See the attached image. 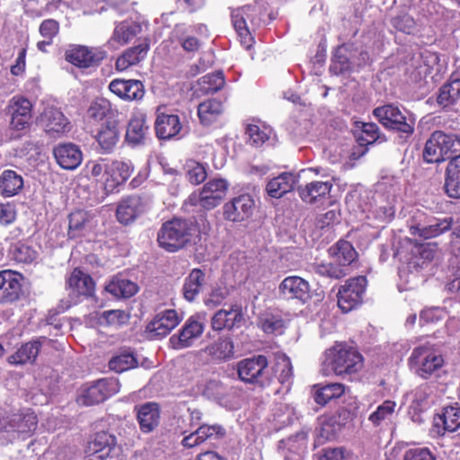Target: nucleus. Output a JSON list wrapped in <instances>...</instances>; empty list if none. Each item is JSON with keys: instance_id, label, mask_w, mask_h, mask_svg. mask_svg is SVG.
Here are the masks:
<instances>
[{"instance_id": "f257e3e1", "label": "nucleus", "mask_w": 460, "mask_h": 460, "mask_svg": "<svg viewBox=\"0 0 460 460\" xmlns=\"http://www.w3.org/2000/svg\"><path fill=\"white\" fill-rule=\"evenodd\" d=\"M237 374L243 383L261 388L270 386L275 378L287 388L293 382L291 360L283 353L275 355L271 366L264 355L243 358L237 363Z\"/></svg>"}, {"instance_id": "f03ea898", "label": "nucleus", "mask_w": 460, "mask_h": 460, "mask_svg": "<svg viewBox=\"0 0 460 460\" xmlns=\"http://www.w3.org/2000/svg\"><path fill=\"white\" fill-rule=\"evenodd\" d=\"M194 230L191 221L172 218L162 225L157 234V243L164 250L175 252L190 242Z\"/></svg>"}, {"instance_id": "7ed1b4c3", "label": "nucleus", "mask_w": 460, "mask_h": 460, "mask_svg": "<svg viewBox=\"0 0 460 460\" xmlns=\"http://www.w3.org/2000/svg\"><path fill=\"white\" fill-rule=\"evenodd\" d=\"M374 117L386 129L399 134L401 138H409L414 133L415 119L394 103L378 106L373 110Z\"/></svg>"}, {"instance_id": "20e7f679", "label": "nucleus", "mask_w": 460, "mask_h": 460, "mask_svg": "<svg viewBox=\"0 0 460 460\" xmlns=\"http://www.w3.org/2000/svg\"><path fill=\"white\" fill-rule=\"evenodd\" d=\"M326 360L338 376L358 372L363 367L362 355L353 347L343 343L335 344L326 351Z\"/></svg>"}, {"instance_id": "39448f33", "label": "nucleus", "mask_w": 460, "mask_h": 460, "mask_svg": "<svg viewBox=\"0 0 460 460\" xmlns=\"http://www.w3.org/2000/svg\"><path fill=\"white\" fill-rule=\"evenodd\" d=\"M37 425L38 418L31 409L0 410V432H17L30 436Z\"/></svg>"}, {"instance_id": "423d86ee", "label": "nucleus", "mask_w": 460, "mask_h": 460, "mask_svg": "<svg viewBox=\"0 0 460 460\" xmlns=\"http://www.w3.org/2000/svg\"><path fill=\"white\" fill-rule=\"evenodd\" d=\"M119 387L120 384L116 378L98 379L81 387L76 397V402L82 406L98 404L119 393Z\"/></svg>"}, {"instance_id": "0eeeda50", "label": "nucleus", "mask_w": 460, "mask_h": 460, "mask_svg": "<svg viewBox=\"0 0 460 460\" xmlns=\"http://www.w3.org/2000/svg\"><path fill=\"white\" fill-rule=\"evenodd\" d=\"M409 362L415 373L426 379L443 366L444 359L433 346L424 344L413 349Z\"/></svg>"}, {"instance_id": "6e6552de", "label": "nucleus", "mask_w": 460, "mask_h": 460, "mask_svg": "<svg viewBox=\"0 0 460 460\" xmlns=\"http://www.w3.org/2000/svg\"><path fill=\"white\" fill-rule=\"evenodd\" d=\"M259 13V8L252 4H246L231 12L232 24L241 41L248 46L252 41L251 31L261 23Z\"/></svg>"}, {"instance_id": "1a4fd4ad", "label": "nucleus", "mask_w": 460, "mask_h": 460, "mask_svg": "<svg viewBox=\"0 0 460 460\" xmlns=\"http://www.w3.org/2000/svg\"><path fill=\"white\" fill-rule=\"evenodd\" d=\"M228 189V183L224 179H213L208 181L199 193L193 192L189 197L191 205H199L201 208L210 210L217 207L225 199Z\"/></svg>"}, {"instance_id": "9d476101", "label": "nucleus", "mask_w": 460, "mask_h": 460, "mask_svg": "<svg viewBox=\"0 0 460 460\" xmlns=\"http://www.w3.org/2000/svg\"><path fill=\"white\" fill-rule=\"evenodd\" d=\"M367 283L366 277L358 276L348 279L341 286L337 297L338 305L342 312L349 313L362 303Z\"/></svg>"}, {"instance_id": "9b49d317", "label": "nucleus", "mask_w": 460, "mask_h": 460, "mask_svg": "<svg viewBox=\"0 0 460 460\" xmlns=\"http://www.w3.org/2000/svg\"><path fill=\"white\" fill-rule=\"evenodd\" d=\"M205 317L194 314L189 317L179 332L170 337L169 342L172 349H182L191 347L201 337L205 330Z\"/></svg>"}, {"instance_id": "f8f14e48", "label": "nucleus", "mask_w": 460, "mask_h": 460, "mask_svg": "<svg viewBox=\"0 0 460 460\" xmlns=\"http://www.w3.org/2000/svg\"><path fill=\"white\" fill-rule=\"evenodd\" d=\"M277 297L287 302L296 300L305 304L311 299L310 285L301 277H286L278 287Z\"/></svg>"}, {"instance_id": "ddd939ff", "label": "nucleus", "mask_w": 460, "mask_h": 460, "mask_svg": "<svg viewBox=\"0 0 460 460\" xmlns=\"http://www.w3.org/2000/svg\"><path fill=\"white\" fill-rule=\"evenodd\" d=\"M105 57L106 52L102 49L83 45L73 46L65 52L66 60L80 68L96 66Z\"/></svg>"}, {"instance_id": "4468645a", "label": "nucleus", "mask_w": 460, "mask_h": 460, "mask_svg": "<svg viewBox=\"0 0 460 460\" xmlns=\"http://www.w3.org/2000/svg\"><path fill=\"white\" fill-rule=\"evenodd\" d=\"M450 135L441 130L434 131L425 143L422 156L426 163H440L448 157Z\"/></svg>"}, {"instance_id": "2eb2a0df", "label": "nucleus", "mask_w": 460, "mask_h": 460, "mask_svg": "<svg viewBox=\"0 0 460 460\" xmlns=\"http://www.w3.org/2000/svg\"><path fill=\"white\" fill-rule=\"evenodd\" d=\"M23 276L14 270L0 271V304H12L22 295Z\"/></svg>"}, {"instance_id": "dca6fc26", "label": "nucleus", "mask_w": 460, "mask_h": 460, "mask_svg": "<svg viewBox=\"0 0 460 460\" xmlns=\"http://www.w3.org/2000/svg\"><path fill=\"white\" fill-rule=\"evenodd\" d=\"M244 323L245 318L242 305L234 304L229 309H220L212 316L211 328L216 332L232 331L240 328Z\"/></svg>"}, {"instance_id": "f3484780", "label": "nucleus", "mask_w": 460, "mask_h": 460, "mask_svg": "<svg viewBox=\"0 0 460 460\" xmlns=\"http://www.w3.org/2000/svg\"><path fill=\"white\" fill-rule=\"evenodd\" d=\"M134 166L130 161L112 160L106 163V180L104 189L113 192L131 176Z\"/></svg>"}, {"instance_id": "a211bd4d", "label": "nucleus", "mask_w": 460, "mask_h": 460, "mask_svg": "<svg viewBox=\"0 0 460 460\" xmlns=\"http://www.w3.org/2000/svg\"><path fill=\"white\" fill-rule=\"evenodd\" d=\"M181 316L174 309L158 313L147 324L146 332L152 339H160L171 332L181 321Z\"/></svg>"}, {"instance_id": "6ab92c4d", "label": "nucleus", "mask_w": 460, "mask_h": 460, "mask_svg": "<svg viewBox=\"0 0 460 460\" xmlns=\"http://www.w3.org/2000/svg\"><path fill=\"white\" fill-rule=\"evenodd\" d=\"M254 206L250 195H240L224 205V217L232 222H242L252 215Z\"/></svg>"}, {"instance_id": "aec40b11", "label": "nucleus", "mask_w": 460, "mask_h": 460, "mask_svg": "<svg viewBox=\"0 0 460 460\" xmlns=\"http://www.w3.org/2000/svg\"><path fill=\"white\" fill-rule=\"evenodd\" d=\"M109 89L118 97L125 101H140L145 95V86L140 80L113 79Z\"/></svg>"}, {"instance_id": "412c9836", "label": "nucleus", "mask_w": 460, "mask_h": 460, "mask_svg": "<svg viewBox=\"0 0 460 460\" xmlns=\"http://www.w3.org/2000/svg\"><path fill=\"white\" fill-rule=\"evenodd\" d=\"M433 427L439 436L457 430L460 428V406L455 404L443 408L442 412L434 417Z\"/></svg>"}, {"instance_id": "4be33fe9", "label": "nucleus", "mask_w": 460, "mask_h": 460, "mask_svg": "<svg viewBox=\"0 0 460 460\" xmlns=\"http://www.w3.org/2000/svg\"><path fill=\"white\" fill-rule=\"evenodd\" d=\"M120 137V131L116 121H107L102 125L94 138L98 143V152L102 155L111 154Z\"/></svg>"}, {"instance_id": "5701e85b", "label": "nucleus", "mask_w": 460, "mask_h": 460, "mask_svg": "<svg viewBox=\"0 0 460 460\" xmlns=\"http://www.w3.org/2000/svg\"><path fill=\"white\" fill-rule=\"evenodd\" d=\"M12 113L11 128L22 130L29 127L31 119V103L23 97H13L9 105Z\"/></svg>"}, {"instance_id": "b1692460", "label": "nucleus", "mask_w": 460, "mask_h": 460, "mask_svg": "<svg viewBox=\"0 0 460 460\" xmlns=\"http://www.w3.org/2000/svg\"><path fill=\"white\" fill-rule=\"evenodd\" d=\"M332 187L333 182L332 179L326 181H313L304 187H300L298 193L304 202L314 204L325 199L329 196Z\"/></svg>"}, {"instance_id": "393cba45", "label": "nucleus", "mask_w": 460, "mask_h": 460, "mask_svg": "<svg viewBox=\"0 0 460 460\" xmlns=\"http://www.w3.org/2000/svg\"><path fill=\"white\" fill-rule=\"evenodd\" d=\"M53 154L57 163L66 170L77 168L83 160V154L79 146L72 143L57 146Z\"/></svg>"}, {"instance_id": "a878e982", "label": "nucleus", "mask_w": 460, "mask_h": 460, "mask_svg": "<svg viewBox=\"0 0 460 460\" xmlns=\"http://www.w3.org/2000/svg\"><path fill=\"white\" fill-rule=\"evenodd\" d=\"M134 411L141 431L149 433L159 424L160 407L156 402H145L136 405Z\"/></svg>"}, {"instance_id": "bb28decb", "label": "nucleus", "mask_w": 460, "mask_h": 460, "mask_svg": "<svg viewBox=\"0 0 460 460\" xmlns=\"http://www.w3.org/2000/svg\"><path fill=\"white\" fill-rule=\"evenodd\" d=\"M182 125L176 114L158 113L155 122V130L159 139L169 140L177 137Z\"/></svg>"}, {"instance_id": "cd10ccee", "label": "nucleus", "mask_w": 460, "mask_h": 460, "mask_svg": "<svg viewBox=\"0 0 460 460\" xmlns=\"http://www.w3.org/2000/svg\"><path fill=\"white\" fill-rule=\"evenodd\" d=\"M40 122L48 134H63L69 130V121L62 111L47 107L40 115Z\"/></svg>"}, {"instance_id": "c85d7f7f", "label": "nucleus", "mask_w": 460, "mask_h": 460, "mask_svg": "<svg viewBox=\"0 0 460 460\" xmlns=\"http://www.w3.org/2000/svg\"><path fill=\"white\" fill-rule=\"evenodd\" d=\"M66 288L75 296H92L95 283L92 277L79 269H75L66 280Z\"/></svg>"}, {"instance_id": "c756f323", "label": "nucleus", "mask_w": 460, "mask_h": 460, "mask_svg": "<svg viewBox=\"0 0 460 460\" xmlns=\"http://www.w3.org/2000/svg\"><path fill=\"white\" fill-rule=\"evenodd\" d=\"M203 351L214 361H227L234 357V344L231 337L222 336L206 346Z\"/></svg>"}, {"instance_id": "7c9ffc66", "label": "nucleus", "mask_w": 460, "mask_h": 460, "mask_svg": "<svg viewBox=\"0 0 460 460\" xmlns=\"http://www.w3.org/2000/svg\"><path fill=\"white\" fill-rule=\"evenodd\" d=\"M142 26L136 22L123 21L115 24L112 35L108 40V44L123 46L128 44L135 37L140 34Z\"/></svg>"}, {"instance_id": "2f4dec72", "label": "nucleus", "mask_w": 460, "mask_h": 460, "mask_svg": "<svg viewBox=\"0 0 460 460\" xmlns=\"http://www.w3.org/2000/svg\"><path fill=\"white\" fill-rule=\"evenodd\" d=\"M149 50V41L143 40L139 44L128 49L116 60V68L119 71H125L129 66L137 65L142 61Z\"/></svg>"}, {"instance_id": "473e14b6", "label": "nucleus", "mask_w": 460, "mask_h": 460, "mask_svg": "<svg viewBox=\"0 0 460 460\" xmlns=\"http://www.w3.org/2000/svg\"><path fill=\"white\" fill-rule=\"evenodd\" d=\"M141 213V199L137 196H128L118 204L116 217L119 223L128 225L132 223Z\"/></svg>"}, {"instance_id": "72a5a7b5", "label": "nucleus", "mask_w": 460, "mask_h": 460, "mask_svg": "<svg viewBox=\"0 0 460 460\" xmlns=\"http://www.w3.org/2000/svg\"><path fill=\"white\" fill-rule=\"evenodd\" d=\"M444 189L452 199H460V155L453 157L446 169Z\"/></svg>"}, {"instance_id": "f704fd0d", "label": "nucleus", "mask_w": 460, "mask_h": 460, "mask_svg": "<svg viewBox=\"0 0 460 460\" xmlns=\"http://www.w3.org/2000/svg\"><path fill=\"white\" fill-rule=\"evenodd\" d=\"M207 282L206 274L201 269H193L185 278L182 293L189 302H192L202 292Z\"/></svg>"}, {"instance_id": "c9c22d12", "label": "nucleus", "mask_w": 460, "mask_h": 460, "mask_svg": "<svg viewBox=\"0 0 460 460\" xmlns=\"http://www.w3.org/2000/svg\"><path fill=\"white\" fill-rule=\"evenodd\" d=\"M297 182V177L291 172H282L271 179L267 186L268 194L275 199H279L286 193L291 191Z\"/></svg>"}, {"instance_id": "e433bc0d", "label": "nucleus", "mask_w": 460, "mask_h": 460, "mask_svg": "<svg viewBox=\"0 0 460 460\" xmlns=\"http://www.w3.org/2000/svg\"><path fill=\"white\" fill-rule=\"evenodd\" d=\"M413 398L411 403V410L417 412L427 411L435 402L434 387L428 383L422 384L416 387L413 392Z\"/></svg>"}, {"instance_id": "4c0bfd02", "label": "nucleus", "mask_w": 460, "mask_h": 460, "mask_svg": "<svg viewBox=\"0 0 460 460\" xmlns=\"http://www.w3.org/2000/svg\"><path fill=\"white\" fill-rule=\"evenodd\" d=\"M329 252L343 269L349 271L350 264L356 260L358 253L353 245L344 240H340L335 245L329 249Z\"/></svg>"}, {"instance_id": "58836bf2", "label": "nucleus", "mask_w": 460, "mask_h": 460, "mask_svg": "<svg viewBox=\"0 0 460 460\" xmlns=\"http://www.w3.org/2000/svg\"><path fill=\"white\" fill-rule=\"evenodd\" d=\"M453 225L452 217H444V218H434L429 221V224L425 226H417L412 227V234H418L420 237L424 239H430L437 237L445 232H447L451 229Z\"/></svg>"}, {"instance_id": "ea45409f", "label": "nucleus", "mask_w": 460, "mask_h": 460, "mask_svg": "<svg viewBox=\"0 0 460 460\" xmlns=\"http://www.w3.org/2000/svg\"><path fill=\"white\" fill-rule=\"evenodd\" d=\"M41 349V343L38 340L30 341L22 344L17 350L12 354L8 361L13 365L32 364Z\"/></svg>"}, {"instance_id": "a19ab883", "label": "nucleus", "mask_w": 460, "mask_h": 460, "mask_svg": "<svg viewBox=\"0 0 460 460\" xmlns=\"http://www.w3.org/2000/svg\"><path fill=\"white\" fill-rule=\"evenodd\" d=\"M137 357L130 349H123L117 351L108 362L110 370L115 373H122L130 370L137 367Z\"/></svg>"}, {"instance_id": "79ce46f5", "label": "nucleus", "mask_w": 460, "mask_h": 460, "mask_svg": "<svg viewBox=\"0 0 460 460\" xmlns=\"http://www.w3.org/2000/svg\"><path fill=\"white\" fill-rule=\"evenodd\" d=\"M437 253V243L415 244L411 249V257L409 258L410 267L414 269L423 268L424 264L431 261Z\"/></svg>"}, {"instance_id": "37998d69", "label": "nucleus", "mask_w": 460, "mask_h": 460, "mask_svg": "<svg viewBox=\"0 0 460 460\" xmlns=\"http://www.w3.org/2000/svg\"><path fill=\"white\" fill-rule=\"evenodd\" d=\"M149 127L146 123V118L140 114L132 117L128 124L126 141L132 145L142 143L148 134Z\"/></svg>"}, {"instance_id": "c03bdc74", "label": "nucleus", "mask_w": 460, "mask_h": 460, "mask_svg": "<svg viewBox=\"0 0 460 460\" xmlns=\"http://www.w3.org/2000/svg\"><path fill=\"white\" fill-rule=\"evenodd\" d=\"M23 187V179L13 170H4L0 175V194L4 197L16 195Z\"/></svg>"}, {"instance_id": "a18cd8bd", "label": "nucleus", "mask_w": 460, "mask_h": 460, "mask_svg": "<svg viewBox=\"0 0 460 460\" xmlns=\"http://www.w3.org/2000/svg\"><path fill=\"white\" fill-rule=\"evenodd\" d=\"M223 113V104L216 99L208 100L198 107V115L200 122L205 126L214 123Z\"/></svg>"}, {"instance_id": "49530a36", "label": "nucleus", "mask_w": 460, "mask_h": 460, "mask_svg": "<svg viewBox=\"0 0 460 460\" xmlns=\"http://www.w3.org/2000/svg\"><path fill=\"white\" fill-rule=\"evenodd\" d=\"M106 291L116 298H128L138 290L137 285L127 279H113L105 288Z\"/></svg>"}, {"instance_id": "de8ad7c7", "label": "nucleus", "mask_w": 460, "mask_h": 460, "mask_svg": "<svg viewBox=\"0 0 460 460\" xmlns=\"http://www.w3.org/2000/svg\"><path fill=\"white\" fill-rule=\"evenodd\" d=\"M271 133L272 129L262 123H249L245 129L249 143L255 147H260L268 141Z\"/></svg>"}, {"instance_id": "09e8293b", "label": "nucleus", "mask_w": 460, "mask_h": 460, "mask_svg": "<svg viewBox=\"0 0 460 460\" xmlns=\"http://www.w3.org/2000/svg\"><path fill=\"white\" fill-rule=\"evenodd\" d=\"M345 386L340 383H331L318 388L314 393V401L320 405H325L331 400L340 398L344 394Z\"/></svg>"}, {"instance_id": "8fccbe9b", "label": "nucleus", "mask_w": 460, "mask_h": 460, "mask_svg": "<svg viewBox=\"0 0 460 460\" xmlns=\"http://www.w3.org/2000/svg\"><path fill=\"white\" fill-rule=\"evenodd\" d=\"M115 444V437L108 432L102 431L95 434L93 438L89 441L87 447H90V451L93 450V452L95 451L100 454L111 456Z\"/></svg>"}, {"instance_id": "3c124183", "label": "nucleus", "mask_w": 460, "mask_h": 460, "mask_svg": "<svg viewBox=\"0 0 460 460\" xmlns=\"http://www.w3.org/2000/svg\"><path fill=\"white\" fill-rule=\"evenodd\" d=\"M346 45H341L335 49L332 58L330 72L335 75L344 74L350 70V61L347 55Z\"/></svg>"}, {"instance_id": "603ef678", "label": "nucleus", "mask_w": 460, "mask_h": 460, "mask_svg": "<svg viewBox=\"0 0 460 460\" xmlns=\"http://www.w3.org/2000/svg\"><path fill=\"white\" fill-rule=\"evenodd\" d=\"M225 76L222 71L208 74L199 79L200 91L212 94L221 90L225 85Z\"/></svg>"}, {"instance_id": "864d4df0", "label": "nucleus", "mask_w": 460, "mask_h": 460, "mask_svg": "<svg viewBox=\"0 0 460 460\" xmlns=\"http://www.w3.org/2000/svg\"><path fill=\"white\" fill-rule=\"evenodd\" d=\"M172 35L187 52L197 51L200 47L199 40L196 37L189 35L188 28L183 24H177L172 31Z\"/></svg>"}, {"instance_id": "5fc2aeb1", "label": "nucleus", "mask_w": 460, "mask_h": 460, "mask_svg": "<svg viewBox=\"0 0 460 460\" xmlns=\"http://www.w3.org/2000/svg\"><path fill=\"white\" fill-rule=\"evenodd\" d=\"M313 268L317 275L332 279H340L349 274L348 270L335 262L334 260L330 262L314 263Z\"/></svg>"}, {"instance_id": "6e6d98bb", "label": "nucleus", "mask_w": 460, "mask_h": 460, "mask_svg": "<svg viewBox=\"0 0 460 460\" xmlns=\"http://www.w3.org/2000/svg\"><path fill=\"white\" fill-rule=\"evenodd\" d=\"M385 137L381 134L379 127L376 123H362V130L357 137L360 146H368L376 142H384Z\"/></svg>"}, {"instance_id": "4d7b16f0", "label": "nucleus", "mask_w": 460, "mask_h": 460, "mask_svg": "<svg viewBox=\"0 0 460 460\" xmlns=\"http://www.w3.org/2000/svg\"><path fill=\"white\" fill-rule=\"evenodd\" d=\"M395 407V402L386 400L382 404L377 406L376 410L369 415L368 420L375 427H378L384 422L391 420L393 414L394 413Z\"/></svg>"}, {"instance_id": "13d9d810", "label": "nucleus", "mask_w": 460, "mask_h": 460, "mask_svg": "<svg viewBox=\"0 0 460 460\" xmlns=\"http://www.w3.org/2000/svg\"><path fill=\"white\" fill-rule=\"evenodd\" d=\"M460 97L459 87L450 78V82L445 84L439 89L437 102L444 108L453 105Z\"/></svg>"}, {"instance_id": "bf43d9fd", "label": "nucleus", "mask_w": 460, "mask_h": 460, "mask_svg": "<svg viewBox=\"0 0 460 460\" xmlns=\"http://www.w3.org/2000/svg\"><path fill=\"white\" fill-rule=\"evenodd\" d=\"M10 253L17 262L31 263L37 258V252L30 245L18 242L11 246Z\"/></svg>"}, {"instance_id": "052dcab7", "label": "nucleus", "mask_w": 460, "mask_h": 460, "mask_svg": "<svg viewBox=\"0 0 460 460\" xmlns=\"http://www.w3.org/2000/svg\"><path fill=\"white\" fill-rule=\"evenodd\" d=\"M89 222V215L84 210H75L69 215L68 234L75 237Z\"/></svg>"}, {"instance_id": "680f3d73", "label": "nucleus", "mask_w": 460, "mask_h": 460, "mask_svg": "<svg viewBox=\"0 0 460 460\" xmlns=\"http://www.w3.org/2000/svg\"><path fill=\"white\" fill-rule=\"evenodd\" d=\"M186 178L190 183L198 185L206 180L207 170L201 164L189 161L186 164Z\"/></svg>"}, {"instance_id": "e2e57ef3", "label": "nucleus", "mask_w": 460, "mask_h": 460, "mask_svg": "<svg viewBox=\"0 0 460 460\" xmlns=\"http://www.w3.org/2000/svg\"><path fill=\"white\" fill-rule=\"evenodd\" d=\"M228 296L229 290L226 287L214 288L204 298V305L209 309H214L222 305Z\"/></svg>"}, {"instance_id": "0e129e2a", "label": "nucleus", "mask_w": 460, "mask_h": 460, "mask_svg": "<svg viewBox=\"0 0 460 460\" xmlns=\"http://www.w3.org/2000/svg\"><path fill=\"white\" fill-rule=\"evenodd\" d=\"M392 26L403 33L411 34L415 29V20L408 13H402L391 19Z\"/></svg>"}, {"instance_id": "69168bd1", "label": "nucleus", "mask_w": 460, "mask_h": 460, "mask_svg": "<svg viewBox=\"0 0 460 460\" xmlns=\"http://www.w3.org/2000/svg\"><path fill=\"white\" fill-rule=\"evenodd\" d=\"M198 435L202 438L203 442L206 440H217L221 439L226 435L225 429L218 425H201L198 428Z\"/></svg>"}, {"instance_id": "338daca9", "label": "nucleus", "mask_w": 460, "mask_h": 460, "mask_svg": "<svg viewBox=\"0 0 460 460\" xmlns=\"http://www.w3.org/2000/svg\"><path fill=\"white\" fill-rule=\"evenodd\" d=\"M402 460H437V456L427 447H417L404 451Z\"/></svg>"}, {"instance_id": "774afa93", "label": "nucleus", "mask_w": 460, "mask_h": 460, "mask_svg": "<svg viewBox=\"0 0 460 460\" xmlns=\"http://www.w3.org/2000/svg\"><path fill=\"white\" fill-rule=\"evenodd\" d=\"M353 454L344 447H326L323 450L319 460H352Z\"/></svg>"}]
</instances>
